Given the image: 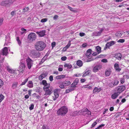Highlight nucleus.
Listing matches in <instances>:
<instances>
[{
    "label": "nucleus",
    "mask_w": 129,
    "mask_h": 129,
    "mask_svg": "<svg viewBox=\"0 0 129 129\" xmlns=\"http://www.w3.org/2000/svg\"><path fill=\"white\" fill-rule=\"evenodd\" d=\"M46 46V44L43 41H38L35 44V48L36 50L41 51L44 49Z\"/></svg>",
    "instance_id": "1"
},
{
    "label": "nucleus",
    "mask_w": 129,
    "mask_h": 129,
    "mask_svg": "<svg viewBox=\"0 0 129 129\" xmlns=\"http://www.w3.org/2000/svg\"><path fill=\"white\" fill-rule=\"evenodd\" d=\"M68 111V109L67 107L63 106L61 107L57 111L58 115L63 116L65 115Z\"/></svg>",
    "instance_id": "2"
},
{
    "label": "nucleus",
    "mask_w": 129,
    "mask_h": 129,
    "mask_svg": "<svg viewBox=\"0 0 129 129\" xmlns=\"http://www.w3.org/2000/svg\"><path fill=\"white\" fill-rule=\"evenodd\" d=\"M36 35L35 33H31L28 35L27 37V39L29 41L32 42L36 39Z\"/></svg>",
    "instance_id": "3"
},
{
    "label": "nucleus",
    "mask_w": 129,
    "mask_h": 129,
    "mask_svg": "<svg viewBox=\"0 0 129 129\" xmlns=\"http://www.w3.org/2000/svg\"><path fill=\"white\" fill-rule=\"evenodd\" d=\"M25 60L24 59H22L20 62L19 71L20 72H22L23 71L25 68V66L24 64Z\"/></svg>",
    "instance_id": "4"
},
{
    "label": "nucleus",
    "mask_w": 129,
    "mask_h": 129,
    "mask_svg": "<svg viewBox=\"0 0 129 129\" xmlns=\"http://www.w3.org/2000/svg\"><path fill=\"white\" fill-rule=\"evenodd\" d=\"M43 89L45 91V95H50L51 93L52 90H51V87H50L44 86L43 87Z\"/></svg>",
    "instance_id": "5"
},
{
    "label": "nucleus",
    "mask_w": 129,
    "mask_h": 129,
    "mask_svg": "<svg viewBox=\"0 0 129 129\" xmlns=\"http://www.w3.org/2000/svg\"><path fill=\"white\" fill-rule=\"evenodd\" d=\"M27 67L29 69H30L33 65V61L29 57L26 59Z\"/></svg>",
    "instance_id": "6"
},
{
    "label": "nucleus",
    "mask_w": 129,
    "mask_h": 129,
    "mask_svg": "<svg viewBox=\"0 0 129 129\" xmlns=\"http://www.w3.org/2000/svg\"><path fill=\"white\" fill-rule=\"evenodd\" d=\"M102 67V66L101 64H99L96 65L93 67L92 69V71L94 73H96Z\"/></svg>",
    "instance_id": "7"
},
{
    "label": "nucleus",
    "mask_w": 129,
    "mask_h": 129,
    "mask_svg": "<svg viewBox=\"0 0 129 129\" xmlns=\"http://www.w3.org/2000/svg\"><path fill=\"white\" fill-rule=\"evenodd\" d=\"M125 89V86L122 85L117 87V92L120 94Z\"/></svg>",
    "instance_id": "8"
},
{
    "label": "nucleus",
    "mask_w": 129,
    "mask_h": 129,
    "mask_svg": "<svg viewBox=\"0 0 129 129\" xmlns=\"http://www.w3.org/2000/svg\"><path fill=\"white\" fill-rule=\"evenodd\" d=\"M31 53L33 57L36 58L39 57L41 55L39 52L37 51L36 50L32 51Z\"/></svg>",
    "instance_id": "9"
},
{
    "label": "nucleus",
    "mask_w": 129,
    "mask_h": 129,
    "mask_svg": "<svg viewBox=\"0 0 129 129\" xmlns=\"http://www.w3.org/2000/svg\"><path fill=\"white\" fill-rule=\"evenodd\" d=\"M2 53L3 55L6 56L8 53V49L7 47H5L4 48L2 51Z\"/></svg>",
    "instance_id": "10"
},
{
    "label": "nucleus",
    "mask_w": 129,
    "mask_h": 129,
    "mask_svg": "<svg viewBox=\"0 0 129 129\" xmlns=\"http://www.w3.org/2000/svg\"><path fill=\"white\" fill-rule=\"evenodd\" d=\"M1 6H5L6 7L9 6L10 5L8 2V0H7L2 2L1 3Z\"/></svg>",
    "instance_id": "11"
},
{
    "label": "nucleus",
    "mask_w": 129,
    "mask_h": 129,
    "mask_svg": "<svg viewBox=\"0 0 129 129\" xmlns=\"http://www.w3.org/2000/svg\"><path fill=\"white\" fill-rule=\"evenodd\" d=\"M91 52L92 50L90 49H89L87 51L86 54V55L87 57L90 58L92 56Z\"/></svg>",
    "instance_id": "12"
},
{
    "label": "nucleus",
    "mask_w": 129,
    "mask_h": 129,
    "mask_svg": "<svg viewBox=\"0 0 129 129\" xmlns=\"http://www.w3.org/2000/svg\"><path fill=\"white\" fill-rule=\"evenodd\" d=\"M104 30L103 28H102L99 31H96L93 33V35L95 36H100L101 33Z\"/></svg>",
    "instance_id": "13"
},
{
    "label": "nucleus",
    "mask_w": 129,
    "mask_h": 129,
    "mask_svg": "<svg viewBox=\"0 0 129 129\" xmlns=\"http://www.w3.org/2000/svg\"><path fill=\"white\" fill-rule=\"evenodd\" d=\"M119 94L117 92H115L112 95L111 98L113 99H115L118 97Z\"/></svg>",
    "instance_id": "14"
},
{
    "label": "nucleus",
    "mask_w": 129,
    "mask_h": 129,
    "mask_svg": "<svg viewBox=\"0 0 129 129\" xmlns=\"http://www.w3.org/2000/svg\"><path fill=\"white\" fill-rule=\"evenodd\" d=\"M42 84L43 85H44V86L49 87L50 84L49 83H47L46 80H43L42 81Z\"/></svg>",
    "instance_id": "15"
},
{
    "label": "nucleus",
    "mask_w": 129,
    "mask_h": 129,
    "mask_svg": "<svg viewBox=\"0 0 129 129\" xmlns=\"http://www.w3.org/2000/svg\"><path fill=\"white\" fill-rule=\"evenodd\" d=\"M115 57L119 60H120L122 57V55L120 53H118L116 54L115 55Z\"/></svg>",
    "instance_id": "16"
},
{
    "label": "nucleus",
    "mask_w": 129,
    "mask_h": 129,
    "mask_svg": "<svg viewBox=\"0 0 129 129\" xmlns=\"http://www.w3.org/2000/svg\"><path fill=\"white\" fill-rule=\"evenodd\" d=\"M39 35L41 37L44 36L45 35V30L42 31L40 32H37Z\"/></svg>",
    "instance_id": "17"
},
{
    "label": "nucleus",
    "mask_w": 129,
    "mask_h": 129,
    "mask_svg": "<svg viewBox=\"0 0 129 129\" xmlns=\"http://www.w3.org/2000/svg\"><path fill=\"white\" fill-rule=\"evenodd\" d=\"M101 90V88H98L97 87H95L93 90V93H94L96 92L98 93Z\"/></svg>",
    "instance_id": "18"
},
{
    "label": "nucleus",
    "mask_w": 129,
    "mask_h": 129,
    "mask_svg": "<svg viewBox=\"0 0 129 129\" xmlns=\"http://www.w3.org/2000/svg\"><path fill=\"white\" fill-rule=\"evenodd\" d=\"M29 10V8L28 7H25L22 9V13L24 14L26 12H27Z\"/></svg>",
    "instance_id": "19"
},
{
    "label": "nucleus",
    "mask_w": 129,
    "mask_h": 129,
    "mask_svg": "<svg viewBox=\"0 0 129 129\" xmlns=\"http://www.w3.org/2000/svg\"><path fill=\"white\" fill-rule=\"evenodd\" d=\"M114 67L115 69L118 71H120L121 69L119 68V64L117 63H115L114 64Z\"/></svg>",
    "instance_id": "20"
},
{
    "label": "nucleus",
    "mask_w": 129,
    "mask_h": 129,
    "mask_svg": "<svg viewBox=\"0 0 129 129\" xmlns=\"http://www.w3.org/2000/svg\"><path fill=\"white\" fill-rule=\"evenodd\" d=\"M66 77V75H60L56 76V78L57 79H61L65 78Z\"/></svg>",
    "instance_id": "21"
},
{
    "label": "nucleus",
    "mask_w": 129,
    "mask_h": 129,
    "mask_svg": "<svg viewBox=\"0 0 129 129\" xmlns=\"http://www.w3.org/2000/svg\"><path fill=\"white\" fill-rule=\"evenodd\" d=\"M76 64L79 67H81L82 66L83 63L82 61L80 60H78L76 62Z\"/></svg>",
    "instance_id": "22"
},
{
    "label": "nucleus",
    "mask_w": 129,
    "mask_h": 129,
    "mask_svg": "<svg viewBox=\"0 0 129 129\" xmlns=\"http://www.w3.org/2000/svg\"><path fill=\"white\" fill-rule=\"evenodd\" d=\"M62 84H64V86H68L71 84V82L69 81H64L62 82Z\"/></svg>",
    "instance_id": "23"
},
{
    "label": "nucleus",
    "mask_w": 129,
    "mask_h": 129,
    "mask_svg": "<svg viewBox=\"0 0 129 129\" xmlns=\"http://www.w3.org/2000/svg\"><path fill=\"white\" fill-rule=\"evenodd\" d=\"M7 69L8 72L11 73H15L14 70H12V69H10L9 67H7Z\"/></svg>",
    "instance_id": "24"
},
{
    "label": "nucleus",
    "mask_w": 129,
    "mask_h": 129,
    "mask_svg": "<svg viewBox=\"0 0 129 129\" xmlns=\"http://www.w3.org/2000/svg\"><path fill=\"white\" fill-rule=\"evenodd\" d=\"M111 71L110 69L106 70L105 73V74L106 76H109L111 73Z\"/></svg>",
    "instance_id": "25"
},
{
    "label": "nucleus",
    "mask_w": 129,
    "mask_h": 129,
    "mask_svg": "<svg viewBox=\"0 0 129 129\" xmlns=\"http://www.w3.org/2000/svg\"><path fill=\"white\" fill-rule=\"evenodd\" d=\"M96 50L98 53V54L100 53L101 51V48L99 46H98L96 47Z\"/></svg>",
    "instance_id": "26"
},
{
    "label": "nucleus",
    "mask_w": 129,
    "mask_h": 129,
    "mask_svg": "<svg viewBox=\"0 0 129 129\" xmlns=\"http://www.w3.org/2000/svg\"><path fill=\"white\" fill-rule=\"evenodd\" d=\"M119 81L117 80H115L113 84L112 83H111L110 84L111 85V84H112V87H113L115 86H116L119 83Z\"/></svg>",
    "instance_id": "27"
},
{
    "label": "nucleus",
    "mask_w": 129,
    "mask_h": 129,
    "mask_svg": "<svg viewBox=\"0 0 129 129\" xmlns=\"http://www.w3.org/2000/svg\"><path fill=\"white\" fill-rule=\"evenodd\" d=\"M27 86L29 88H32L33 87V84L31 81H29V83L27 85Z\"/></svg>",
    "instance_id": "28"
},
{
    "label": "nucleus",
    "mask_w": 129,
    "mask_h": 129,
    "mask_svg": "<svg viewBox=\"0 0 129 129\" xmlns=\"http://www.w3.org/2000/svg\"><path fill=\"white\" fill-rule=\"evenodd\" d=\"M122 33L121 31H118L116 33L115 35L117 37H120L122 35Z\"/></svg>",
    "instance_id": "29"
},
{
    "label": "nucleus",
    "mask_w": 129,
    "mask_h": 129,
    "mask_svg": "<svg viewBox=\"0 0 129 129\" xmlns=\"http://www.w3.org/2000/svg\"><path fill=\"white\" fill-rule=\"evenodd\" d=\"M18 84V83L17 82H14L13 83L12 85V88L13 89H14L17 87Z\"/></svg>",
    "instance_id": "30"
},
{
    "label": "nucleus",
    "mask_w": 129,
    "mask_h": 129,
    "mask_svg": "<svg viewBox=\"0 0 129 129\" xmlns=\"http://www.w3.org/2000/svg\"><path fill=\"white\" fill-rule=\"evenodd\" d=\"M64 67H67L69 69H71L72 67V66L69 63H65L64 65Z\"/></svg>",
    "instance_id": "31"
},
{
    "label": "nucleus",
    "mask_w": 129,
    "mask_h": 129,
    "mask_svg": "<svg viewBox=\"0 0 129 129\" xmlns=\"http://www.w3.org/2000/svg\"><path fill=\"white\" fill-rule=\"evenodd\" d=\"M90 73V71L89 70H88L83 75V77H85L86 75H87L88 74H89Z\"/></svg>",
    "instance_id": "32"
},
{
    "label": "nucleus",
    "mask_w": 129,
    "mask_h": 129,
    "mask_svg": "<svg viewBox=\"0 0 129 129\" xmlns=\"http://www.w3.org/2000/svg\"><path fill=\"white\" fill-rule=\"evenodd\" d=\"M54 94L55 96V99L54 98L53 99V100L55 101L56 100V99L57 98H58L59 96V94L58 93H54Z\"/></svg>",
    "instance_id": "33"
},
{
    "label": "nucleus",
    "mask_w": 129,
    "mask_h": 129,
    "mask_svg": "<svg viewBox=\"0 0 129 129\" xmlns=\"http://www.w3.org/2000/svg\"><path fill=\"white\" fill-rule=\"evenodd\" d=\"M16 40L17 41L19 45L20 46L21 45V42L19 38L18 37H17L16 38Z\"/></svg>",
    "instance_id": "34"
},
{
    "label": "nucleus",
    "mask_w": 129,
    "mask_h": 129,
    "mask_svg": "<svg viewBox=\"0 0 129 129\" xmlns=\"http://www.w3.org/2000/svg\"><path fill=\"white\" fill-rule=\"evenodd\" d=\"M48 73L47 72H45V73L41 74L44 78L45 77L48 75Z\"/></svg>",
    "instance_id": "35"
},
{
    "label": "nucleus",
    "mask_w": 129,
    "mask_h": 129,
    "mask_svg": "<svg viewBox=\"0 0 129 129\" xmlns=\"http://www.w3.org/2000/svg\"><path fill=\"white\" fill-rule=\"evenodd\" d=\"M79 80L78 79H76L74 81L73 84L75 85H77V83L79 82Z\"/></svg>",
    "instance_id": "36"
},
{
    "label": "nucleus",
    "mask_w": 129,
    "mask_h": 129,
    "mask_svg": "<svg viewBox=\"0 0 129 129\" xmlns=\"http://www.w3.org/2000/svg\"><path fill=\"white\" fill-rule=\"evenodd\" d=\"M28 80V79H25L24 81L22 83L20 84V85L22 86L23 85H24L27 82Z\"/></svg>",
    "instance_id": "37"
},
{
    "label": "nucleus",
    "mask_w": 129,
    "mask_h": 129,
    "mask_svg": "<svg viewBox=\"0 0 129 129\" xmlns=\"http://www.w3.org/2000/svg\"><path fill=\"white\" fill-rule=\"evenodd\" d=\"M4 96L3 95L1 94L0 95V102H1L4 99Z\"/></svg>",
    "instance_id": "38"
},
{
    "label": "nucleus",
    "mask_w": 129,
    "mask_h": 129,
    "mask_svg": "<svg viewBox=\"0 0 129 129\" xmlns=\"http://www.w3.org/2000/svg\"><path fill=\"white\" fill-rule=\"evenodd\" d=\"M4 84V82L2 80L0 79V88Z\"/></svg>",
    "instance_id": "39"
},
{
    "label": "nucleus",
    "mask_w": 129,
    "mask_h": 129,
    "mask_svg": "<svg viewBox=\"0 0 129 129\" xmlns=\"http://www.w3.org/2000/svg\"><path fill=\"white\" fill-rule=\"evenodd\" d=\"M125 81V79L124 78H121L120 80V82L121 83L123 84L124 83Z\"/></svg>",
    "instance_id": "40"
},
{
    "label": "nucleus",
    "mask_w": 129,
    "mask_h": 129,
    "mask_svg": "<svg viewBox=\"0 0 129 129\" xmlns=\"http://www.w3.org/2000/svg\"><path fill=\"white\" fill-rule=\"evenodd\" d=\"M71 41H69L68 44L65 46L67 47L68 49L70 47L71 45Z\"/></svg>",
    "instance_id": "41"
},
{
    "label": "nucleus",
    "mask_w": 129,
    "mask_h": 129,
    "mask_svg": "<svg viewBox=\"0 0 129 129\" xmlns=\"http://www.w3.org/2000/svg\"><path fill=\"white\" fill-rule=\"evenodd\" d=\"M64 85L63 84H62V83L61 84H60L59 85V87L61 89H63L64 88Z\"/></svg>",
    "instance_id": "42"
},
{
    "label": "nucleus",
    "mask_w": 129,
    "mask_h": 129,
    "mask_svg": "<svg viewBox=\"0 0 129 129\" xmlns=\"http://www.w3.org/2000/svg\"><path fill=\"white\" fill-rule=\"evenodd\" d=\"M68 8L71 11L73 12L75 11V10L73 8H71L69 6H68Z\"/></svg>",
    "instance_id": "43"
},
{
    "label": "nucleus",
    "mask_w": 129,
    "mask_h": 129,
    "mask_svg": "<svg viewBox=\"0 0 129 129\" xmlns=\"http://www.w3.org/2000/svg\"><path fill=\"white\" fill-rule=\"evenodd\" d=\"M108 42L109 43V44H110V45L111 46L115 44V42L113 41H111L110 42Z\"/></svg>",
    "instance_id": "44"
},
{
    "label": "nucleus",
    "mask_w": 129,
    "mask_h": 129,
    "mask_svg": "<svg viewBox=\"0 0 129 129\" xmlns=\"http://www.w3.org/2000/svg\"><path fill=\"white\" fill-rule=\"evenodd\" d=\"M34 107V105L33 104H32L29 107V109L30 110H33Z\"/></svg>",
    "instance_id": "45"
},
{
    "label": "nucleus",
    "mask_w": 129,
    "mask_h": 129,
    "mask_svg": "<svg viewBox=\"0 0 129 129\" xmlns=\"http://www.w3.org/2000/svg\"><path fill=\"white\" fill-rule=\"evenodd\" d=\"M3 20H4V19H3V18H0V26L3 24Z\"/></svg>",
    "instance_id": "46"
},
{
    "label": "nucleus",
    "mask_w": 129,
    "mask_h": 129,
    "mask_svg": "<svg viewBox=\"0 0 129 129\" xmlns=\"http://www.w3.org/2000/svg\"><path fill=\"white\" fill-rule=\"evenodd\" d=\"M47 20V18H44L42 19L41 20V22H46Z\"/></svg>",
    "instance_id": "47"
},
{
    "label": "nucleus",
    "mask_w": 129,
    "mask_h": 129,
    "mask_svg": "<svg viewBox=\"0 0 129 129\" xmlns=\"http://www.w3.org/2000/svg\"><path fill=\"white\" fill-rule=\"evenodd\" d=\"M43 78L44 77H43V76L41 74L39 76V80L41 81L42 80Z\"/></svg>",
    "instance_id": "48"
},
{
    "label": "nucleus",
    "mask_w": 129,
    "mask_h": 129,
    "mask_svg": "<svg viewBox=\"0 0 129 129\" xmlns=\"http://www.w3.org/2000/svg\"><path fill=\"white\" fill-rule=\"evenodd\" d=\"M58 16L57 15H54L53 17V19L54 20H56L58 18Z\"/></svg>",
    "instance_id": "49"
},
{
    "label": "nucleus",
    "mask_w": 129,
    "mask_h": 129,
    "mask_svg": "<svg viewBox=\"0 0 129 129\" xmlns=\"http://www.w3.org/2000/svg\"><path fill=\"white\" fill-rule=\"evenodd\" d=\"M124 40L122 39H120L118 40V42H119L123 43L124 42Z\"/></svg>",
    "instance_id": "50"
},
{
    "label": "nucleus",
    "mask_w": 129,
    "mask_h": 129,
    "mask_svg": "<svg viewBox=\"0 0 129 129\" xmlns=\"http://www.w3.org/2000/svg\"><path fill=\"white\" fill-rule=\"evenodd\" d=\"M86 111H87V115H91V112L90 111L88 110V109L87 108L86 109Z\"/></svg>",
    "instance_id": "51"
},
{
    "label": "nucleus",
    "mask_w": 129,
    "mask_h": 129,
    "mask_svg": "<svg viewBox=\"0 0 129 129\" xmlns=\"http://www.w3.org/2000/svg\"><path fill=\"white\" fill-rule=\"evenodd\" d=\"M67 59V57L66 56L62 57L61 58V60L62 61H65Z\"/></svg>",
    "instance_id": "52"
},
{
    "label": "nucleus",
    "mask_w": 129,
    "mask_h": 129,
    "mask_svg": "<svg viewBox=\"0 0 129 129\" xmlns=\"http://www.w3.org/2000/svg\"><path fill=\"white\" fill-rule=\"evenodd\" d=\"M42 129H49L47 126L43 125L42 127Z\"/></svg>",
    "instance_id": "53"
},
{
    "label": "nucleus",
    "mask_w": 129,
    "mask_h": 129,
    "mask_svg": "<svg viewBox=\"0 0 129 129\" xmlns=\"http://www.w3.org/2000/svg\"><path fill=\"white\" fill-rule=\"evenodd\" d=\"M56 45V43L55 42H53L51 44L52 47V48L54 47Z\"/></svg>",
    "instance_id": "54"
},
{
    "label": "nucleus",
    "mask_w": 129,
    "mask_h": 129,
    "mask_svg": "<svg viewBox=\"0 0 129 129\" xmlns=\"http://www.w3.org/2000/svg\"><path fill=\"white\" fill-rule=\"evenodd\" d=\"M101 61L103 62H107V60L105 59H103L101 60Z\"/></svg>",
    "instance_id": "55"
},
{
    "label": "nucleus",
    "mask_w": 129,
    "mask_h": 129,
    "mask_svg": "<svg viewBox=\"0 0 129 129\" xmlns=\"http://www.w3.org/2000/svg\"><path fill=\"white\" fill-rule=\"evenodd\" d=\"M49 80L50 81H52L53 80V76H50L49 77Z\"/></svg>",
    "instance_id": "56"
},
{
    "label": "nucleus",
    "mask_w": 129,
    "mask_h": 129,
    "mask_svg": "<svg viewBox=\"0 0 129 129\" xmlns=\"http://www.w3.org/2000/svg\"><path fill=\"white\" fill-rule=\"evenodd\" d=\"M79 35L80 36L82 37L85 35V34L83 33H79Z\"/></svg>",
    "instance_id": "57"
},
{
    "label": "nucleus",
    "mask_w": 129,
    "mask_h": 129,
    "mask_svg": "<svg viewBox=\"0 0 129 129\" xmlns=\"http://www.w3.org/2000/svg\"><path fill=\"white\" fill-rule=\"evenodd\" d=\"M21 30L22 31V32H23L24 33H26V29H24L23 28H22L21 29Z\"/></svg>",
    "instance_id": "58"
},
{
    "label": "nucleus",
    "mask_w": 129,
    "mask_h": 129,
    "mask_svg": "<svg viewBox=\"0 0 129 129\" xmlns=\"http://www.w3.org/2000/svg\"><path fill=\"white\" fill-rule=\"evenodd\" d=\"M74 116H75L76 115L79 114V112L76 111L74 112Z\"/></svg>",
    "instance_id": "59"
},
{
    "label": "nucleus",
    "mask_w": 129,
    "mask_h": 129,
    "mask_svg": "<svg viewBox=\"0 0 129 129\" xmlns=\"http://www.w3.org/2000/svg\"><path fill=\"white\" fill-rule=\"evenodd\" d=\"M97 124L96 122H94L93 124L91 125V127L92 128L94 126Z\"/></svg>",
    "instance_id": "60"
},
{
    "label": "nucleus",
    "mask_w": 129,
    "mask_h": 129,
    "mask_svg": "<svg viewBox=\"0 0 129 129\" xmlns=\"http://www.w3.org/2000/svg\"><path fill=\"white\" fill-rule=\"evenodd\" d=\"M71 87H73L74 88H75V87L76 86V85H75L74 84H73V83L71 85Z\"/></svg>",
    "instance_id": "61"
},
{
    "label": "nucleus",
    "mask_w": 129,
    "mask_h": 129,
    "mask_svg": "<svg viewBox=\"0 0 129 129\" xmlns=\"http://www.w3.org/2000/svg\"><path fill=\"white\" fill-rule=\"evenodd\" d=\"M106 46L108 48H109L110 46H111L110 45L109 43L108 42L106 44Z\"/></svg>",
    "instance_id": "62"
},
{
    "label": "nucleus",
    "mask_w": 129,
    "mask_h": 129,
    "mask_svg": "<svg viewBox=\"0 0 129 129\" xmlns=\"http://www.w3.org/2000/svg\"><path fill=\"white\" fill-rule=\"evenodd\" d=\"M105 124H101V125H100L98 127L99 129L100 128L103 127L104 126Z\"/></svg>",
    "instance_id": "63"
},
{
    "label": "nucleus",
    "mask_w": 129,
    "mask_h": 129,
    "mask_svg": "<svg viewBox=\"0 0 129 129\" xmlns=\"http://www.w3.org/2000/svg\"><path fill=\"white\" fill-rule=\"evenodd\" d=\"M15 11H13L11 13V15H12V16H14L15 14Z\"/></svg>",
    "instance_id": "64"
}]
</instances>
